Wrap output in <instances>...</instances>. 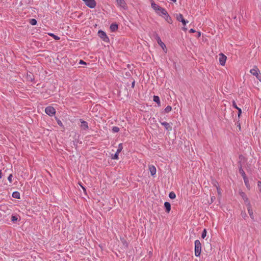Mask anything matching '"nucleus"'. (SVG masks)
<instances>
[{
  "label": "nucleus",
  "mask_w": 261,
  "mask_h": 261,
  "mask_svg": "<svg viewBox=\"0 0 261 261\" xmlns=\"http://www.w3.org/2000/svg\"><path fill=\"white\" fill-rule=\"evenodd\" d=\"M195 255L196 257L200 256L201 251V244L199 240H196L194 242Z\"/></svg>",
  "instance_id": "nucleus-1"
},
{
  "label": "nucleus",
  "mask_w": 261,
  "mask_h": 261,
  "mask_svg": "<svg viewBox=\"0 0 261 261\" xmlns=\"http://www.w3.org/2000/svg\"><path fill=\"white\" fill-rule=\"evenodd\" d=\"M250 73L255 76L256 78L261 82V73L256 66H254L252 69L250 70Z\"/></svg>",
  "instance_id": "nucleus-2"
},
{
  "label": "nucleus",
  "mask_w": 261,
  "mask_h": 261,
  "mask_svg": "<svg viewBox=\"0 0 261 261\" xmlns=\"http://www.w3.org/2000/svg\"><path fill=\"white\" fill-rule=\"evenodd\" d=\"M45 113L49 115V116H53L56 114V110L55 109L51 106L47 107L45 109Z\"/></svg>",
  "instance_id": "nucleus-3"
},
{
  "label": "nucleus",
  "mask_w": 261,
  "mask_h": 261,
  "mask_svg": "<svg viewBox=\"0 0 261 261\" xmlns=\"http://www.w3.org/2000/svg\"><path fill=\"white\" fill-rule=\"evenodd\" d=\"M122 149H123L122 144L120 143L118 145V149H117L116 153L112 156V159L113 160H118L119 154L122 151Z\"/></svg>",
  "instance_id": "nucleus-4"
},
{
  "label": "nucleus",
  "mask_w": 261,
  "mask_h": 261,
  "mask_svg": "<svg viewBox=\"0 0 261 261\" xmlns=\"http://www.w3.org/2000/svg\"><path fill=\"white\" fill-rule=\"evenodd\" d=\"M86 5L90 8H94L96 6V2L94 0H83Z\"/></svg>",
  "instance_id": "nucleus-5"
},
{
  "label": "nucleus",
  "mask_w": 261,
  "mask_h": 261,
  "mask_svg": "<svg viewBox=\"0 0 261 261\" xmlns=\"http://www.w3.org/2000/svg\"><path fill=\"white\" fill-rule=\"evenodd\" d=\"M117 3V5L120 8L126 10L127 9V5L124 0H116Z\"/></svg>",
  "instance_id": "nucleus-6"
},
{
  "label": "nucleus",
  "mask_w": 261,
  "mask_h": 261,
  "mask_svg": "<svg viewBox=\"0 0 261 261\" xmlns=\"http://www.w3.org/2000/svg\"><path fill=\"white\" fill-rule=\"evenodd\" d=\"M98 35L102 39V40L105 41H107V40H109V38L108 37V36H107V34L106 33L100 30V31H99L98 32Z\"/></svg>",
  "instance_id": "nucleus-7"
},
{
  "label": "nucleus",
  "mask_w": 261,
  "mask_h": 261,
  "mask_svg": "<svg viewBox=\"0 0 261 261\" xmlns=\"http://www.w3.org/2000/svg\"><path fill=\"white\" fill-rule=\"evenodd\" d=\"M80 120L81 123L80 125L81 128L83 130L88 129L89 128L88 122L83 120L82 119H81Z\"/></svg>",
  "instance_id": "nucleus-8"
},
{
  "label": "nucleus",
  "mask_w": 261,
  "mask_h": 261,
  "mask_svg": "<svg viewBox=\"0 0 261 261\" xmlns=\"http://www.w3.org/2000/svg\"><path fill=\"white\" fill-rule=\"evenodd\" d=\"M159 122L162 125H163L165 127L166 130L168 131H171L172 130L171 125H170L169 123L165 121L161 122L160 120L159 121Z\"/></svg>",
  "instance_id": "nucleus-9"
},
{
  "label": "nucleus",
  "mask_w": 261,
  "mask_h": 261,
  "mask_svg": "<svg viewBox=\"0 0 261 261\" xmlns=\"http://www.w3.org/2000/svg\"><path fill=\"white\" fill-rule=\"evenodd\" d=\"M226 60V57L224 55L221 54L220 57H219V63H220V65H221L222 66H224L225 64Z\"/></svg>",
  "instance_id": "nucleus-10"
},
{
  "label": "nucleus",
  "mask_w": 261,
  "mask_h": 261,
  "mask_svg": "<svg viewBox=\"0 0 261 261\" xmlns=\"http://www.w3.org/2000/svg\"><path fill=\"white\" fill-rule=\"evenodd\" d=\"M156 39L158 42V43L160 45V46L165 50V49H166V45L164 43H163L160 37L159 36H156Z\"/></svg>",
  "instance_id": "nucleus-11"
},
{
  "label": "nucleus",
  "mask_w": 261,
  "mask_h": 261,
  "mask_svg": "<svg viewBox=\"0 0 261 261\" xmlns=\"http://www.w3.org/2000/svg\"><path fill=\"white\" fill-rule=\"evenodd\" d=\"M151 7L158 14H159V11H160L162 8L154 2L151 3Z\"/></svg>",
  "instance_id": "nucleus-12"
},
{
  "label": "nucleus",
  "mask_w": 261,
  "mask_h": 261,
  "mask_svg": "<svg viewBox=\"0 0 261 261\" xmlns=\"http://www.w3.org/2000/svg\"><path fill=\"white\" fill-rule=\"evenodd\" d=\"M149 170L152 176H154L156 174V170L154 166L149 165Z\"/></svg>",
  "instance_id": "nucleus-13"
},
{
  "label": "nucleus",
  "mask_w": 261,
  "mask_h": 261,
  "mask_svg": "<svg viewBox=\"0 0 261 261\" xmlns=\"http://www.w3.org/2000/svg\"><path fill=\"white\" fill-rule=\"evenodd\" d=\"M26 78L28 81H30V82H33L34 80V75L31 72L27 73Z\"/></svg>",
  "instance_id": "nucleus-14"
},
{
  "label": "nucleus",
  "mask_w": 261,
  "mask_h": 261,
  "mask_svg": "<svg viewBox=\"0 0 261 261\" xmlns=\"http://www.w3.org/2000/svg\"><path fill=\"white\" fill-rule=\"evenodd\" d=\"M163 17L168 23H172V19L168 13L164 15Z\"/></svg>",
  "instance_id": "nucleus-15"
},
{
  "label": "nucleus",
  "mask_w": 261,
  "mask_h": 261,
  "mask_svg": "<svg viewBox=\"0 0 261 261\" xmlns=\"http://www.w3.org/2000/svg\"><path fill=\"white\" fill-rule=\"evenodd\" d=\"M159 14H158L159 15L162 16V17H164V15L167 14L168 13L167 11L165 8H161L160 10L159 11Z\"/></svg>",
  "instance_id": "nucleus-16"
},
{
  "label": "nucleus",
  "mask_w": 261,
  "mask_h": 261,
  "mask_svg": "<svg viewBox=\"0 0 261 261\" xmlns=\"http://www.w3.org/2000/svg\"><path fill=\"white\" fill-rule=\"evenodd\" d=\"M164 206L166 208V211L167 213H169L171 210V204L169 202H165L164 203Z\"/></svg>",
  "instance_id": "nucleus-17"
},
{
  "label": "nucleus",
  "mask_w": 261,
  "mask_h": 261,
  "mask_svg": "<svg viewBox=\"0 0 261 261\" xmlns=\"http://www.w3.org/2000/svg\"><path fill=\"white\" fill-rule=\"evenodd\" d=\"M153 100L158 104V106H160L161 101L160 97L158 96L154 95L153 97Z\"/></svg>",
  "instance_id": "nucleus-18"
},
{
  "label": "nucleus",
  "mask_w": 261,
  "mask_h": 261,
  "mask_svg": "<svg viewBox=\"0 0 261 261\" xmlns=\"http://www.w3.org/2000/svg\"><path fill=\"white\" fill-rule=\"evenodd\" d=\"M118 26L116 23H112L110 25V29L112 32H115L118 29Z\"/></svg>",
  "instance_id": "nucleus-19"
},
{
  "label": "nucleus",
  "mask_w": 261,
  "mask_h": 261,
  "mask_svg": "<svg viewBox=\"0 0 261 261\" xmlns=\"http://www.w3.org/2000/svg\"><path fill=\"white\" fill-rule=\"evenodd\" d=\"M12 196L16 199H20V193L18 191L13 192Z\"/></svg>",
  "instance_id": "nucleus-20"
},
{
  "label": "nucleus",
  "mask_w": 261,
  "mask_h": 261,
  "mask_svg": "<svg viewBox=\"0 0 261 261\" xmlns=\"http://www.w3.org/2000/svg\"><path fill=\"white\" fill-rule=\"evenodd\" d=\"M247 211H248V214L249 215L250 217L251 218V219L252 220L254 221V216L253 214V212L252 209L248 210Z\"/></svg>",
  "instance_id": "nucleus-21"
},
{
  "label": "nucleus",
  "mask_w": 261,
  "mask_h": 261,
  "mask_svg": "<svg viewBox=\"0 0 261 261\" xmlns=\"http://www.w3.org/2000/svg\"><path fill=\"white\" fill-rule=\"evenodd\" d=\"M48 34L49 36L52 37L54 39H55L56 40H59L60 39V37L55 35L54 33H49Z\"/></svg>",
  "instance_id": "nucleus-22"
},
{
  "label": "nucleus",
  "mask_w": 261,
  "mask_h": 261,
  "mask_svg": "<svg viewBox=\"0 0 261 261\" xmlns=\"http://www.w3.org/2000/svg\"><path fill=\"white\" fill-rule=\"evenodd\" d=\"M172 110V107L170 106H167L164 109V112L165 113H168Z\"/></svg>",
  "instance_id": "nucleus-23"
},
{
  "label": "nucleus",
  "mask_w": 261,
  "mask_h": 261,
  "mask_svg": "<svg viewBox=\"0 0 261 261\" xmlns=\"http://www.w3.org/2000/svg\"><path fill=\"white\" fill-rule=\"evenodd\" d=\"M243 179H244V181L245 186H246V187L248 189H249V184L248 179L247 178V177H245V178H244Z\"/></svg>",
  "instance_id": "nucleus-24"
},
{
  "label": "nucleus",
  "mask_w": 261,
  "mask_h": 261,
  "mask_svg": "<svg viewBox=\"0 0 261 261\" xmlns=\"http://www.w3.org/2000/svg\"><path fill=\"white\" fill-rule=\"evenodd\" d=\"M239 172L242 175L243 178L247 177L245 172L244 171V170L242 169V168L241 167L239 169Z\"/></svg>",
  "instance_id": "nucleus-25"
},
{
  "label": "nucleus",
  "mask_w": 261,
  "mask_h": 261,
  "mask_svg": "<svg viewBox=\"0 0 261 261\" xmlns=\"http://www.w3.org/2000/svg\"><path fill=\"white\" fill-rule=\"evenodd\" d=\"M169 197L171 199H174L176 197V194L174 192H170Z\"/></svg>",
  "instance_id": "nucleus-26"
},
{
  "label": "nucleus",
  "mask_w": 261,
  "mask_h": 261,
  "mask_svg": "<svg viewBox=\"0 0 261 261\" xmlns=\"http://www.w3.org/2000/svg\"><path fill=\"white\" fill-rule=\"evenodd\" d=\"M18 216L17 215H12L11 217V221L13 223L18 220Z\"/></svg>",
  "instance_id": "nucleus-27"
},
{
  "label": "nucleus",
  "mask_w": 261,
  "mask_h": 261,
  "mask_svg": "<svg viewBox=\"0 0 261 261\" xmlns=\"http://www.w3.org/2000/svg\"><path fill=\"white\" fill-rule=\"evenodd\" d=\"M56 119L57 120L58 124L59 125H60V126H61L62 127H64V125H63V123L62 122V121L59 119H58L57 117L56 118Z\"/></svg>",
  "instance_id": "nucleus-28"
},
{
  "label": "nucleus",
  "mask_w": 261,
  "mask_h": 261,
  "mask_svg": "<svg viewBox=\"0 0 261 261\" xmlns=\"http://www.w3.org/2000/svg\"><path fill=\"white\" fill-rule=\"evenodd\" d=\"M30 23L33 25H35L37 24V20L35 19H30Z\"/></svg>",
  "instance_id": "nucleus-29"
},
{
  "label": "nucleus",
  "mask_w": 261,
  "mask_h": 261,
  "mask_svg": "<svg viewBox=\"0 0 261 261\" xmlns=\"http://www.w3.org/2000/svg\"><path fill=\"white\" fill-rule=\"evenodd\" d=\"M176 19L178 21H181V19H184L182 15L179 14L177 15Z\"/></svg>",
  "instance_id": "nucleus-30"
},
{
  "label": "nucleus",
  "mask_w": 261,
  "mask_h": 261,
  "mask_svg": "<svg viewBox=\"0 0 261 261\" xmlns=\"http://www.w3.org/2000/svg\"><path fill=\"white\" fill-rule=\"evenodd\" d=\"M239 194H240V196L242 197V198H243V199H244V198H245V197H247V196H246V194H245L244 192H243V191H240V192H239Z\"/></svg>",
  "instance_id": "nucleus-31"
},
{
  "label": "nucleus",
  "mask_w": 261,
  "mask_h": 261,
  "mask_svg": "<svg viewBox=\"0 0 261 261\" xmlns=\"http://www.w3.org/2000/svg\"><path fill=\"white\" fill-rule=\"evenodd\" d=\"M112 130L114 133H117L119 131V128L117 126H113Z\"/></svg>",
  "instance_id": "nucleus-32"
},
{
  "label": "nucleus",
  "mask_w": 261,
  "mask_h": 261,
  "mask_svg": "<svg viewBox=\"0 0 261 261\" xmlns=\"http://www.w3.org/2000/svg\"><path fill=\"white\" fill-rule=\"evenodd\" d=\"M212 184H213L214 186H215L216 188H217L218 187H219V183L216 180H213L212 181Z\"/></svg>",
  "instance_id": "nucleus-33"
},
{
  "label": "nucleus",
  "mask_w": 261,
  "mask_h": 261,
  "mask_svg": "<svg viewBox=\"0 0 261 261\" xmlns=\"http://www.w3.org/2000/svg\"><path fill=\"white\" fill-rule=\"evenodd\" d=\"M206 230L205 229H204V230H203L202 234H201V238L202 239H204L205 237H206Z\"/></svg>",
  "instance_id": "nucleus-34"
},
{
  "label": "nucleus",
  "mask_w": 261,
  "mask_h": 261,
  "mask_svg": "<svg viewBox=\"0 0 261 261\" xmlns=\"http://www.w3.org/2000/svg\"><path fill=\"white\" fill-rule=\"evenodd\" d=\"M245 205H246L247 206V210H251L252 209V206H251V203L250 202H248L247 203L245 204Z\"/></svg>",
  "instance_id": "nucleus-35"
},
{
  "label": "nucleus",
  "mask_w": 261,
  "mask_h": 261,
  "mask_svg": "<svg viewBox=\"0 0 261 261\" xmlns=\"http://www.w3.org/2000/svg\"><path fill=\"white\" fill-rule=\"evenodd\" d=\"M121 240L122 241V243H123V245L125 246L126 247H127L128 244L127 242L125 241V240L124 239H121Z\"/></svg>",
  "instance_id": "nucleus-36"
},
{
  "label": "nucleus",
  "mask_w": 261,
  "mask_h": 261,
  "mask_svg": "<svg viewBox=\"0 0 261 261\" xmlns=\"http://www.w3.org/2000/svg\"><path fill=\"white\" fill-rule=\"evenodd\" d=\"M232 106L235 109H236L237 110H239V108L237 106V103H236V102H235L234 100H233V101H232Z\"/></svg>",
  "instance_id": "nucleus-37"
},
{
  "label": "nucleus",
  "mask_w": 261,
  "mask_h": 261,
  "mask_svg": "<svg viewBox=\"0 0 261 261\" xmlns=\"http://www.w3.org/2000/svg\"><path fill=\"white\" fill-rule=\"evenodd\" d=\"M12 177H13V175L12 174H10L8 177V180H9L10 183H12Z\"/></svg>",
  "instance_id": "nucleus-38"
},
{
  "label": "nucleus",
  "mask_w": 261,
  "mask_h": 261,
  "mask_svg": "<svg viewBox=\"0 0 261 261\" xmlns=\"http://www.w3.org/2000/svg\"><path fill=\"white\" fill-rule=\"evenodd\" d=\"M180 22H181L184 25H186L187 23H188V21L186 20L185 19H181Z\"/></svg>",
  "instance_id": "nucleus-39"
},
{
  "label": "nucleus",
  "mask_w": 261,
  "mask_h": 261,
  "mask_svg": "<svg viewBox=\"0 0 261 261\" xmlns=\"http://www.w3.org/2000/svg\"><path fill=\"white\" fill-rule=\"evenodd\" d=\"M217 189V192H218V194L219 196H221V189L220 188V187H218Z\"/></svg>",
  "instance_id": "nucleus-40"
},
{
  "label": "nucleus",
  "mask_w": 261,
  "mask_h": 261,
  "mask_svg": "<svg viewBox=\"0 0 261 261\" xmlns=\"http://www.w3.org/2000/svg\"><path fill=\"white\" fill-rule=\"evenodd\" d=\"M257 186L259 188V191L261 192V181H258Z\"/></svg>",
  "instance_id": "nucleus-41"
},
{
  "label": "nucleus",
  "mask_w": 261,
  "mask_h": 261,
  "mask_svg": "<svg viewBox=\"0 0 261 261\" xmlns=\"http://www.w3.org/2000/svg\"><path fill=\"white\" fill-rule=\"evenodd\" d=\"M245 204L247 203V202H249V200H248L247 197H245L244 199H243Z\"/></svg>",
  "instance_id": "nucleus-42"
},
{
  "label": "nucleus",
  "mask_w": 261,
  "mask_h": 261,
  "mask_svg": "<svg viewBox=\"0 0 261 261\" xmlns=\"http://www.w3.org/2000/svg\"><path fill=\"white\" fill-rule=\"evenodd\" d=\"M79 64H82V65H86L87 64V63L85 62H84L83 60H81L80 61Z\"/></svg>",
  "instance_id": "nucleus-43"
},
{
  "label": "nucleus",
  "mask_w": 261,
  "mask_h": 261,
  "mask_svg": "<svg viewBox=\"0 0 261 261\" xmlns=\"http://www.w3.org/2000/svg\"><path fill=\"white\" fill-rule=\"evenodd\" d=\"M238 110V115L240 116L242 113V110H241V108H239V110Z\"/></svg>",
  "instance_id": "nucleus-44"
},
{
  "label": "nucleus",
  "mask_w": 261,
  "mask_h": 261,
  "mask_svg": "<svg viewBox=\"0 0 261 261\" xmlns=\"http://www.w3.org/2000/svg\"><path fill=\"white\" fill-rule=\"evenodd\" d=\"M196 31L193 29H191L189 31V32L190 33H195Z\"/></svg>",
  "instance_id": "nucleus-45"
},
{
  "label": "nucleus",
  "mask_w": 261,
  "mask_h": 261,
  "mask_svg": "<svg viewBox=\"0 0 261 261\" xmlns=\"http://www.w3.org/2000/svg\"><path fill=\"white\" fill-rule=\"evenodd\" d=\"M135 81H133V82H132V87L133 88V87H134V86H135Z\"/></svg>",
  "instance_id": "nucleus-46"
},
{
  "label": "nucleus",
  "mask_w": 261,
  "mask_h": 261,
  "mask_svg": "<svg viewBox=\"0 0 261 261\" xmlns=\"http://www.w3.org/2000/svg\"><path fill=\"white\" fill-rule=\"evenodd\" d=\"M80 186L82 187V188L84 190V191H86V189L84 186H82L81 185H80Z\"/></svg>",
  "instance_id": "nucleus-47"
},
{
  "label": "nucleus",
  "mask_w": 261,
  "mask_h": 261,
  "mask_svg": "<svg viewBox=\"0 0 261 261\" xmlns=\"http://www.w3.org/2000/svg\"><path fill=\"white\" fill-rule=\"evenodd\" d=\"M2 171L0 170V178H2Z\"/></svg>",
  "instance_id": "nucleus-48"
},
{
  "label": "nucleus",
  "mask_w": 261,
  "mask_h": 261,
  "mask_svg": "<svg viewBox=\"0 0 261 261\" xmlns=\"http://www.w3.org/2000/svg\"><path fill=\"white\" fill-rule=\"evenodd\" d=\"M201 35L200 32H198V34H197L198 37H200Z\"/></svg>",
  "instance_id": "nucleus-49"
},
{
  "label": "nucleus",
  "mask_w": 261,
  "mask_h": 261,
  "mask_svg": "<svg viewBox=\"0 0 261 261\" xmlns=\"http://www.w3.org/2000/svg\"><path fill=\"white\" fill-rule=\"evenodd\" d=\"M246 216V214L245 213L244 215H243V216Z\"/></svg>",
  "instance_id": "nucleus-50"
},
{
  "label": "nucleus",
  "mask_w": 261,
  "mask_h": 261,
  "mask_svg": "<svg viewBox=\"0 0 261 261\" xmlns=\"http://www.w3.org/2000/svg\"><path fill=\"white\" fill-rule=\"evenodd\" d=\"M246 216V214L245 213L244 215H243V216Z\"/></svg>",
  "instance_id": "nucleus-51"
}]
</instances>
